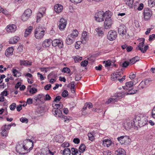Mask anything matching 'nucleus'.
<instances>
[{"mask_svg": "<svg viewBox=\"0 0 155 155\" xmlns=\"http://www.w3.org/2000/svg\"><path fill=\"white\" fill-rule=\"evenodd\" d=\"M103 154L104 155H111V153L109 150H107L103 151Z\"/></svg>", "mask_w": 155, "mask_h": 155, "instance_id": "64", "label": "nucleus"}, {"mask_svg": "<svg viewBox=\"0 0 155 155\" xmlns=\"http://www.w3.org/2000/svg\"><path fill=\"white\" fill-rule=\"evenodd\" d=\"M117 35V33L116 31H110L108 32L107 34V38L110 41H113L116 38Z\"/></svg>", "mask_w": 155, "mask_h": 155, "instance_id": "7", "label": "nucleus"}, {"mask_svg": "<svg viewBox=\"0 0 155 155\" xmlns=\"http://www.w3.org/2000/svg\"><path fill=\"white\" fill-rule=\"evenodd\" d=\"M118 33L120 35L124 37L127 33L126 27L124 25H120L118 28Z\"/></svg>", "mask_w": 155, "mask_h": 155, "instance_id": "6", "label": "nucleus"}, {"mask_svg": "<svg viewBox=\"0 0 155 155\" xmlns=\"http://www.w3.org/2000/svg\"><path fill=\"white\" fill-rule=\"evenodd\" d=\"M72 3L75 4H78L81 2L83 0H70Z\"/></svg>", "mask_w": 155, "mask_h": 155, "instance_id": "61", "label": "nucleus"}, {"mask_svg": "<svg viewBox=\"0 0 155 155\" xmlns=\"http://www.w3.org/2000/svg\"><path fill=\"white\" fill-rule=\"evenodd\" d=\"M139 60V57L138 56H136L130 60V63L133 64Z\"/></svg>", "mask_w": 155, "mask_h": 155, "instance_id": "38", "label": "nucleus"}, {"mask_svg": "<svg viewBox=\"0 0 155 155\" xmlns=\"http://www.w3.org/2000/svg\"><path fill=\"white\" fill-rule=\"evenodd\" d=\"M115 154L116 155H126L124 150L121 148H119L116 150Z\"/></svg>", "mask_w": 155, "mask_h": 155, "instance_id": "27", "label": "nucleus"}, {"mask_svg": "<svg viewBox=\"0 0 155 155\" xmlns=\"http://www.w3.org/2000/svg\"><path fill=\"white\" fill-rule=\"evenodd\" d=\"M82 58L81 57L76 56L74 57V60L75 62H77L81 61Z\"/></svg>", "mask_w": 155, "mask_h": 155, "instance_id": "55", "label": "nucleus"}, {"mask_svg": "<svg viewBox=\"0 0 155 155\" xmlns=\"http://www.w3.org/2000/svg\"><path fill=\"white\" fill-rule=\"evenodd\" d=\"M147 87L145 85V84L144 81H143L140 84L139 86V87L140 89V88H143L144 87Z\"/></svg>", "mask_w": 155, "mask_h": 155, "instance_id": "45", "label": "nucleus"}, {"mask_svg": "<svg viewBox=\"0 0 155 155\" xmlns=\"http://www.w3.org/2000/svg\"><path fill=\"white\" fill-rule=\"evenodd\" d=\"M134 123L133 124L132 122H129L127 124V127L128 129H130L132 128L133 127V125Z\"/></svg>", "mask_w": 155, "mask_h": 155, "instance_id": "60", "label": "nucleus"}, {"mask_svg": "<svg viewBox=\"0 0 155 155\" xmlns=\"http://www.w3.org/2000/svg\"><path fill=\"white\" fill-rule=\"evenodd\" d=\"M19 39V38L18 37L15 36L10 39L9 41V43L10 44L15 43L18 41Z\"/></svg>", "mask_w": 155, "mask_h": 155, "instance_id": "33", "label": "nucleus"}, {"mask_svg": "<svg viewBox=\"0 0 155 155\" xmlns=\"http://www.w3.org/2000/svg\"><path fill=\"white\" fill-rule=\"evenodd\" d=\"M81 38L82 43L83 44L86 43L88 40V36L87 32L86 31L83 32L82 34Z\"/></svg>", "mask_w": 155, "mask_h": 155, "instance_id": "19", "label": "nucleus"}, {"mask_svg": "<svg viewBox=\"0 0 155 155\" xmlns=\"http://www.w3.org/2000/svg\"><path fill=\"white\" fill-rule=\"evenodd\" d=\"M147 120L146 116H143L141 120L139 122L138 124L139 126L142 127L147 124Z\"/></svg>", "mask_w": 155, "mask_h": 155, "instance_id": "18", "label": "nucleus"}, {"mask_svg": "<svg viewBox=\"0 0 155 155\" xmlns=\"http://www.w3.org/2000/svg\"><path fill=\"white\" fill-rule=\"evenodd\" d=\"M67 21L64 18H61L60 20L58 26L59 29L61 31L64 30L66 27Z\"/></svg>", "mask_w": 155, "mask_h": 155, "instance_id": "10", "label": "nucleus"}, {"mask_svg": "<svg viewBox=\"0 0 155 155\" xmlns=\"http://www.w3.org/2000/svg\"><path fill=\"white\" fill-rule=\"evenodd\" d=\"M93 105L90 102H87L84 104V106L82 109V111H84L87 109V107L89 109L92 108Z\"/></svg>", "mask_w": 155, "mask_h": 155, "instance_id": "31", "label": "nucleus"}, {"mask_svg": "<svg viewBox=\"0 0 155 155\" xmlns=\"http://www.w3.org/2000/svg\"><path fill=\"white\" fill-rule=\"evenodd\" d=\"M45 33L44 29L40 26H38L35 31V36L37 39H41L43 37Z\"/></svg>", "mask_w": 155, "mask_h": 155, "instance_id": "2", "label": "nucleus"}, {"mask_svg": "<svg viewBox=\"0 0 155 155\" xmlns=\"http://www.w3.org/2000/svg\"><path fill=\"white\" fill-rule=\"evenodd\" d=\"M148 48V45H146L144 47V49H143V48H140V50L141 51L142 53H144L146 51Z\"/></svg>", "mask_w": 155, "mask_h": 155, "instance_id": "46", "label": "nucleus"}, {"mask_svg": "<svg viewBox=\"0 0 155 155\" xmlns=\"http://www.w3.org/2000/svg\"><path fill=\"white\" fill-rule=\"evenodd\" d=\"M52 44L53 46L55 47L56 46H58L60 48H62L63 46V42L60 39L54 40L52 41Z\"/></svg>", "mask_w": 155, "mask_h": 155, "instance_id": "8", "label": "nucleus"}, {"mask_svg": "<svg viewBox=\"0 0 155 155\" xmlns=\"http://www.w3.org/2000/svg\"><path fill=\"white\" fill-rule=\"evenodd\" d=\"M16 151L21 154H26V153L25 152V149L23 147V146H21L20 144L17 145L16 147Z\"/></svg>", "mask_w": 155, "mask_h": 155, "instance_id": "17", "label": "nucleus"}, {"mask_svg": "<svg viewBox=\"0 0 155 155\" xmlns=\"http://www.w3.org/2000/svg\"><path fill=\"white\" fill-rule=\"evenodd\" d=\"M144 39L143 38V41L139 43V45H138V47L139 48V50H140V48H143L142 47L144 46Z\"/></svg>", "mask_w": 155, "mask_h": 155, "instance_id": "57", "label": "nucleus"}, {"mask_svg": "<svg viewBox=\"0 0 155 155\" xmlns=\"http://www.w3.org/2000/svg\"><path fill=\"white\" fill-rule=\"evenodd\" d=\"M134 0H125V2L126 4L130 8H132L133 6V4Z\"/></svg>", "mask_w": 155, "mask_h": 155, "instance_id": "36", "label": "nucleus"}, {"mask_svg": "<svg viewBox=\"0 0 155 155\" xmlns=\"http://www.w3.org/2000/svg\"><path fill=\"white\" fill-rule=\"evenodd\" d=\"M61 95L63 97H65L68 95V92L67 90H64L62 92Z\"/></svg>", "mask_w": 155, "mask_h": 155, "instance_id": "50", "label": "nucleus"}, {"mask_svg": "<svg viewBox=\"0 0 155 155\" xmlns=\"http://www.w3.org/2000/svg\"><path fill=\"white\" fill-rule=\"evenodd\" d=\"M33 29V27L32 26H29L25 31V36L27 37L31 32Z\"/></svg>", "mask_w": 155, "mask_h": 155, "instance_id": "34", "label": "nucleus"}, {"mask_svg": "<svg viewBox=\"0 0 155 155\" xmlns=\"http://www.w3.org/2000/svg\"><path fill=\"white\" fill-rule=\"evenodd\" d=\"M111 12L110 11H106L105 13L104 12V18H105V19H111Z\"/></svg>", "mask_w": 155, "mask_h": 155, "instance_id": "35", "label": "nucleus"}, {"mask_svg": "<svg viewBox=\"0 0 155 155\" xmlns=\"http://www.w3.org/2000/svg\"><path fill=\"white\" fill-rule=\"evenodd\" d=\"M44 14V12L41 13L39 12L37 14V22H38L40 20V19L41 17L43 16V15Z\"/></svg>", "mask_w": 155, "mask_h": 155, "instance_id": "44", "label": "nucleus"}, {"mask_svg": "<svg viewBox=\"0 0 155 155\" xmlns=\"http://www.w3.org/2000/svg\"><path fill=\"white\" fill-rule=\"evenodd\" d=\"M44 97V96L43 94H38L35 96L33 98L36 101H41L43 100Z\"/></svg>", "mask_w": 155, "mask_h": 155, "instance_id": "25", "label": "nucleus"}, {"mask_svg": "<svg viewBox=\"0 0 155 155\" xmlns=\"http://www.w3.org/2000/svg\"><path fill=\"white\" fill-rule=\"evenodd\" d=\"M20 121L22 123L27 124L28 122V120L25 117H21L20 119Z\"/></svg>", "mask_w": 155, "mask_h": 155, "instance_id": "47", "label": "nucleus"}, {"mask_svg": "<svg viewBox=\"0 0 155 155\" xmlns=\"http://www.w3.org/2000/svg\"><path fill=\"white\" fill-rule=\"evenodd\" d=\"M25 142H26V143L25 145H23V147L25 149V152L26 153V154L29 152L32 149V147L33 146V143H31L32 141L30 139L25 140Z\"/></svg>", "mask_w": 155, "mask_h": 155, "instance_id": "4", "label": "nucleus"}, {"mask_svg": "<svg viewBox=\"0 0 155 155\" xmlns=\"http://www.w3.org/2000/svg\"><path fill=\"white\" fill-rule=\"evenodd\" d=\"M16 107V105L15 103H13L9 106V108L11 110H14Z\"/></svg>", "mask_w": 155, "mask_h": 155, "instance_id": "51", "label": "nucleus"}, {"mask_svg": "<svg viewBox=\"0 0 155 155\" xmlns=\"http://www.w3.org/2000/svg\"><path fill=\"white\" fill-rule=\"evenodd\" d=\"M20 64L21 65L30 66L31 65L32 62L27 60H21Z\"/></svg>", "mask_w": 155, "mask_h": 155, "instance_id": "30", "label": "nucleus"}, {"mask_svg": "<svg viewBox=\"0 0 155 155\" xmlns=\"http://www.w3.org/2000/svg\"><path fill=\"white\" fill-rule=\"evenodd\" d=\"M102 144L104 146H106L107 147H109L112 144L111 140L108 139L104 140L102 141Z\"/></svg>", "mask_w": 155, "mask_h": 155, "instance_id": "23", "label": "nucleus"}, {"mask_svg": "<svg viewBox=\"0 0 155 155\" xmlns=\"http://www.w3.org/2000/svg\"><path fill=\"white\" fill-rule=\"evenodd\" d=\"M144 81L145 82V85H146V87H147L150 84L151 81L150 80L148 79H146L145 80H144Z\"/></svg>", "mask_w": 155, "mask_h": 155, "instance_id": "63", "label": "nucleus"}, {"mask_svg": "<svg viewBox=\"0 0 155 155\" xmlns=\"http://www.w3.org/2000/svg\"><path fill=\"white\" fill-rule=\"evenodd\" d=\"M72 151L71 154L72 155H81V152L77 149L74 148H72L71 149Z\"/></svg>", "mask_w": 155, "mask_h": 155, "instance_id": "32", "label": "nucleus"}, {"mask_svg": "<svg viewBox=\"0 0 155 155\" xmlns=\"http://www.w3.org/2000/svg\"><path fill=\"white\" fill-rule=\"evenodd\" d=\"M29 18L26 16L25 14H23L21 16V19L23 21H26Z\"/></svg>", "mask_w": 155, "mask_h": 155, "instance_id": "54", "label": "nucleus"}, {"mask_svg": "<svg viewBox=\"0 0 155 155\" xmlns=\"http://www.w3.org/2000/svg\"><path fill=\"white\" fill-rule=\"evenodd\" d=\"M52 106L54 107V108L58 109V108H61L62 107L60 104H52Z\"/></svg>", "mask_w": 155, "mask_h": 155, "instance_id": "53", "label": "nucleus"}, {"mask_svg": "<svg viewBox=\"0 0 155 155\" xmlns=\"http://www.w3.org/2000/svg\"><path fill=\"white\" fill-rule=\"evenodd\" d=\"M14 49L13 47H9L6 49L5 52V55L7 57L12 55L13 54Z\"/></svg>", "mask_w": 155, "mask_h": 155, "instance_id": "24", "label": "nucleus"}, {"mask_svg": "<svg viewBox=\"0 0 155 155\" xmlns=\"http://www.w3.org/2000/svg\"><path fill=\"white\" fill-rule=\"evenodd\" d=\"M148 4L150 7H153L155 5V0H148Z\"/></svg>", "mask_w": 155, "mask_h": 155, "instance_id": "40", "label": "nucleus"}, {"mask_svg": "<svg viewBox=\"0 0 155 155\" xmlns=\"http://www.w3.org/2000/svg\"><path fill=\"white\" fill-rule=\"evenodd\" d=\"M86 147L85 145L84 144H81L79 147V150L81 153H83Z\"/></svg>", "mask_w": 155, "mask_h": 155, "instance_id": "42", "label": "nucleus"}, {"mask_svg": "<svg viewBox=\"0 0 155 155\" xmlns=\"http://www.w3.org/2000/svg\"><path fill=\"white\" fill-rule=\"evenodd\" d=\"M63 9L62 6L59 4L56 5L54 6V10L57 13H58L61 12Z\"/></svg>", "mask_w": 155, "mask_h": 155, "instance_id": "21", "label": "nucleus"}, {"mask_svg": "<svg viewBox=\"0 0 155 155\" xmlns=\"http://www.w3.org/2000/svg\"><path fill=\"white\" fill-rule=\"evenodd\" d=\"M104 12L99 11L95 14V18L96 20L98 21L101 22L104 21Z\"/></svg>", "mask_w": 155, "mask_h": 155, "instance_id": "11", "label": "nucleus"}, {"mask_svg": "<svg viewBox=\"0 0 155 155\" xmlns=\"http://www.w3.org/2000/svg\"><path fill=\"white\" fill-rule=\"evenodd\" d=\"M31 10L30 9H28L25 11L23 14H25L26 16L29 18L31 15Z\"/></svg>", "mask_w": 155, "mask_h": 155, "instance_id": "37", "label": "nucleus"}, {"mask_svg": "<svg viewBox=\"0 0 155 155\" xmlns=\"http://www.w3.org/2000/svg\"><path fill=\"white\" fill-rule=\"evenodd\" d=\"M23 46L22 45H20L18 47L17 49L18 52H21L22 51Z\"/></svg>", "mask_w": 155, "mask_h": 155, "instance_id": "62", "label": "nucleus"}, {"mask_svg": "<svg viewBox=\"0 0 155 155\" xmlns=\"http://www.w3.org/2000/svg\"><path fill=\"white\" fill-rule=\"evenodd\" d=\"M95 31L97 32L99 36H101L103 33V32L101 28H96Z\"/></svg>", "mask_w": 155, "mask_h": 155, "instance_id": "39", "label": "nucleus"}, {"mask_svg": "<svg viewBox=\"0 0 155 155\" xmlns=\"http://www.w3.org/2000/svg\"><path fill=\"white\" fill-rule=\"evenodd\" d=\"M2 127H3L6 130H10L11 128V126L9 124L6 125V124L4 125Z\"/></svg>", "mask_w": 155, "mask_h": 155, "instance_id": "56", "label": "nucleus"}, {"mask_svg": "<svg viewBox=\"0 0 155 155\" xmlns=\"http://www.w3.org/2000/svg\"><path fill=\"white\" fill-rule=\"evenodd\" d=\"M61 71L64 73H67L69 74L70 72L71 71L69 68L67 67H64L63 68Z\"/></svg>", "mask_w": 155, "mask_h": 155, "instance_id": "43", "label": "nucleus"}, {"mask_svg": "<svg viewBox=\"0 0 155 155\" xmlns=\"http://www.w3.org/2000/svg\"><path fill=\"white\" fill-rule=\"evenodd\" d=\"M29 92L31 94H34L37 92V89L35 88H32L30 89Z\"/></svg>", "mask_w": 155, "mask_h": 155, "instance_id": "49", "label": "nucleus"}, {"mask_svg": "<svg viewBox=\"0 0 155 155\" xmlns=\"http://www.w3.org/2000/svg\"><path fill=\"white\" fill-rule=\"evenodd\" d=\"M133 85L134 83L131 81L127 82L125 84V85L123 86L124 91L122 92L128 91H129V90H132Z\"/></svg>", "mask_w": 155, "mask_h": 155, "instance_id": "9", "label": "nucleus"}, {"mask_svg": "<svg viewBox=\"0 0 155 155\" xmlns=\"http://www.w3.org/2000/svg\"><path fill=\"white\" fill-rule=\"evenodd\" d=\"M117 139L121 144L128 145L130 143V139L127 136H121L118 137Z\"/></svg>", "mask_w": 155, "mask_h": 155, "instance_id": "3", "label": "nucleus"}, {"mask_svg": "<svg viewBox=\"0 0 155 155\" xmlns=\"http://www.w3.org/2000/svg\"><path fill=\"white\" fill-rule=\"evenodd\" d=\"M52 43V41L50 39L45 40L42 44V46L43 47L46 48L49 47Z\"/></svg>", "mask_w": 155, "mask_h": 155, "instance_id": "22", "label": "nucleus"}, {"mask_svg": "<svg viewBox=\"0 0 155 155\" xmlns=\"http://www.w3.org/2000/svg\"><path fill=\"white\" fill-rule=\"evenodd\" d=\"M104 63H105V67H108L110 66V65L111 64L110 61L109 60L104 61Z\"/></svg>", "mask_w": 155, "mask_h": 155, "instance_id": "58", "label": "nucleus"}, {"mask_svg": "<svg viewBox=\"0 0 155 155\" xmlns=\"http://www.w3.org/2000/svg\"><path fill=\"white\" fill-rule=\"evenodd\" d=\"M52 112L53 114L56 117L61 118L62 115L61 111L59 109L53 108Z\"/></svg>", "mask_w": 155, "mask_h": 155, "instance_id": "16", "label": "nucleus"}, {"mask_svg": "<svg viewBox=\"0 0 155 155\" xmlns=\"http://www.w3.org/2000/svg\"><path fill=\"white\" fill-rule=\"evenodd\" d=\"M60 152L63 155H70L71 153L70 149L68 148H65L63 150H61Z\"/></svg>", "mask_w": 155, "mask_h": 155, "instance_id": "28", "label": "nucleus"}, {"mask_svg": "<svg viewBox=\"0 0 155 155\" xmlns=\"http://www.w3.org/2000/svg\"><path fill=\"white\" fill-rule=\"evenodd\" d=\"M152 15V11L149 8H146L143 10V15L144 19L145 21L149 20Z\"/></svg>", "mask_w": 155, "mask_h": 155, "instance_id": "5", "label": "nucleus"}, {"mask_svg": "<svg viewBox=\"0 0 155 155\" xmlns=\"http://www.w3.org/2000/svg\"><path fill=\"white\" fill-rule=\"evenodd\" d=\"M69 145H70L69 143L67 142H64L61 145V146L64 148H65L66 147L67 148L69 146Z\"/></svg>", "mask_w": 155, "mask_h": 155, "instance_id": "59", "label": "nucleus"}, {"mask_svg": "<svg viewBox=\"0 0 155 155\" xmlns=\"http://www.w3.org/2000/svg\"><path fill=\"white\" fill-rule=\"evenodd\" d=\"M88 136L89 138V140L92 141L94 139V136L91 133H89Z\"/></svg>", "mask_w": 155, "mask_h": 155, "instance_id": "52", "label": "nucleus"}, {"mask_svg": "<svg viewBox=\"0 0 155 155\" xmlns=\"http://www.w3.org/2000/svg\"><path fill=\"white\" fill-rule=\"evenodd\" d=\"M78 31L75 29L73 31L72 33L68 35L66 40V43L68 45L73 44L75 41L76 38L78 36Z\"/></svg>", "mask_w": 155, "mask_h": 155, "instance_id": "1", "label": "nucleus"}, {"mask_svg": "<svg viewBox=\"0 0 155 155\" xmlns=\"http://www.w3.org/2000/svg\"><path fill=\"white\" fill-rule=\"evenodd\" d=\"M113 24V22L111 19H105L104 24V28L106 29H110Z\"/></svg>", "mask_w": 155, "mask_h": 155, "instance_id": "13", "label": "nucleus"}, {"mask_svg": "<svg viewBox=\"0 0 155 155\" xmlns=\"http://www.w3.org/2000/svg\"><path fill=\"white\" fill-rule=\"evenodd\" d=\"M143 116L141 114H138V115L135 116V117L133 119V121L134 123H138L141 120V118Z\"/></svg>", "mask_w": 155, "mask_h": 155, "instance_id": "26", "label": "nucleus"}, {"mask_svg": "<svg viewBox=\"0 0 155 155\" xmlns=\"http://www.w3.org/2000/svg\"><path fill=\"white\" fill-rule=\"evenodd\" d=\"M1 136L4 138H5L8 136V132L3 127H1Z\"/></svg>", "mask_w": 155, "mask_h": 155, "instance_id": "29", "label": "nucleus"}, {"mask_svg": "<svg viewBox=\"0 0 155 155\" xmlns=\"http://www.w3.org/2000/svg\"><path fill=\"white\" fill-rule=\"evenodd\" d=\"M121 95L120 93H118L117 96L113 97L111 98H109L107 101L106 102V103L107 104H109L110 103H112L117 102L119 99V97L121 96Z\"/></svg>", "mask_w": 155, "mask_h": 155, "instance_id": "12", "label": "nucleus"}, {"mask_svg": "<svg viewBox=\"0 0 155 155\" xmlns=\"http://www.w3.org/2000/svg\"><path fill=\"white\" fill-rule=\"evenodd\" d=\"M16 29V26L14 24H12L8 25L6 27L7 31L9 33L15 32Z\"/></svg>", "mask_w": 155, "mask_h": 155, "instance_id": "15", "label": "nucleus"}, {"mask_svg": "<svg viewBox=\"0 0 155 155\" xmlns=\"http://www.w3.org/2000/svg\"><path fill=\"white\" fill-rule=\"evenodd\" d=\"M88 64V61L87 60H84L81 62V66L83 67H86Z\"/></svg>", "mask_w": 155, "mask_h": 155, "instance_id": "48", "label": "nucleus"}, {"mask_svg": "<svg viewBox=\"0 0 155 155\" xmlns=\"http://www.w3.org/2000/svg\"><path fill=\"white\" fill-rule=\"evenodd\" d=\"M13 73L14 76L16 77H19L20 75V74L18 71L16 69H13Z\"/></svg>", "mask_w": 155, "mask_h": 155, "instance_id": "41", "label": "nucleus"}, {"mask_svg": "<svg viewBox=\"0 0 155 155\" xmlns=\"http://www.w3.org/2000/svg\"><path fill=\"white\" fill-rule=\"evenodd\" d=\"M121 73L119 72H116L114 73L111 75V77L113 79L116 78L120 82H121L125 80L124 78H119Z\"/></svg>", "mask_w": 155, "mask_h": 155, "instance_id": "14", "label": "nucleus"}, {"mask_svg": "<svg viewBox=\"0 0 155 155\" xmlns=\"http://www.w3.org/2000/svg\"><path fill=\"white\" fill-rule=\"evenodd\" d=\"M137 91V90H129V91H128L122 92L120 94L121 95V96L129 94H133L136 93Z\"/></svg>", "mask_w": 155, "mask_h": 155, "instance_id": "20", "label": "nucleus"}]
</instances>
